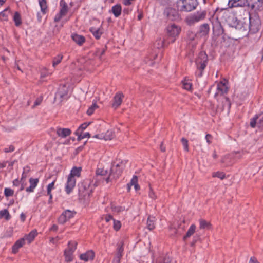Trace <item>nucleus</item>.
<instances>
[{"label":"nucleus","mask_w":263,"mask_h":263,"mask_svg":"<svg viewBox=\"0 0 263 263\" xmlns=\"http://www.w3.org/2000/svg\"><path fill=\"white\" fill-rule=\"evenodd\" d=\"M123 169V164L122 162L118 163L112 162L108 176L105 178L103 177V179H105L106 183L111 182L113 180L119 178L122 172Z\"/></svg>","instance_id":"nucleus-1"},{"label":"nucleus","mask_w":263,"mask_h":263,"mask_svg":"<svg viewBox=\"0 0 263 263\" xmlns=\"http://www.w3.org/2000/svg\"><path fill=\"white\" fill-rule=\"evenodd\" d=\"M81 167H73L68 177L67 183L65 186V191L67 194H69L76 185V180L75 176L79 177L80 175Z\"/></svg>","instance_id":"nucleus-2"},{"label":"nucleus","mask_w":263,"mask_h":263,"mask_svg":"<svg viewBox=\"0 0 263 263\" xmlns=\"http://www.w3.org/2000/svg\"><path fill=\"white\" fill-rule=\"evenodd\" d=\"M178 9L182 11H191L197 6L196 0H178L177 2Z\"/></svg>","instance_id":"nucleus-3"},{"label":"nucleus","mask_w":263,"mask_h":263,"mask_svg":"<svg viewBox=\"0 0 263 263\" xmlns=\"http://www.w3.org/2000/svg\"><path fill=\"white\" fill-rule=\"evenodd\" d=\"M208 60V55L205 52H201L199 54L198 57L196 61V64L198 70L196 74L198 77H200L202 76V71L206 66Z\"/></svg>","instance_id":"nucleus-4"},{"label":"nucleus","mask_w":263,"mask_h":263,"mask_svg":"<svg viewBox=\"0 0 263 263\" xmlns=\"http://www.w3.org/2000/svg\"><path fill=\"white\" fill-rule=\"evenodd\" d=\"M206 12L205 11L198 12L192 15L188 16L186 19L187 24L189 25H192L195 23L204 20L206 16Z\"/></svg>","instance_id":"nucleus-5"},{"label":"nucleus","mask_w":263,"mask_h":263,"mask_svg":"<svg viewBox=\"0 0 263 263\" xmlns=\"http://www.w3.org/2000/svg\"><path fill=\"white\" fill-rule=\"evenodd\" d=\"M167 30L168 35L170 37L174 38L171 41V43H173L175 41V37L178 36L180 34L181 31V27L174 24H173L167 27ZM170 43V41L167 42V44Z\"/></svg>","instance_id":"nucleus-6"},{"label":"nucleus","mask_w":263,"mask_h":263,"mask_svg":"<svg viewBox=\"0 0 263 263\" xmlns=\"http://www.w3.org/2000/svg\"><path fill=\"white\" fill-rule=\"evenodd\" d=\"M79 193L80 197H85L89 196L92 192L90 189V183L88 181H85L79 184Z\"/></svg>","instance_id":"nucleus-7"},{"label":"nucleus","mask_w":263,"mask_h":263,"mask_svg":"<svg viewBox=\"0 0 263 263\" xmlns=\"http://www.w3.org/2000/svg\"><path fill=\"white\" fill-rule=\"evenodd\" d=\"M69 84H64L60 86L58 92L55 93L54 100L59 102L62 101L65 99L68 93V87Z\"/></svg>","instance_id":"nucleus-8"},{"label":"nucleus","mask_w":263,"mask_h":263,"mask_svg":"<svg viewBox=\"0 0 263 263\" xmlns=\"http://www.w3.org/2000/svg\"><path fill=\"white\" fill-rule=\"evenodd\" d=\"M77 243L75 242L72 243L69 242L68 250H66L64 251L65 259L66 262H70L73 260V253L77 248Z\"/></svg>","instance_id":"nucleus-9"},{"label":"nucleus","mask_w":263,"mask_h":263,"mask_svg":"<svg viewBox=\"0 0 263 263\" xmlns=\"http://www.w3.org/2000/svg\"><path fill=\"white\" fill-rule=\"evenodd\" d=\"M228 5L229 8L243 7L249 6L247 0H229Z\"/></svg>","instance_id":"nucleus-10"},{"label":"nucleus","mask_w":263,"mask_h":263,"mask_svg":"<svg viewBox=\"0 0 263 263\" xmlns=\"http://www.w3.org/2000/svg\"><path fill=\"white\" fill-rule=\"evenodd\" d=\"M74 214V212L69 210L65 211L59 217L58 219L59 222L61 224L64 223L66 221L73 217Z\"/></svg>","instance_id":"nucleus-11"},{"label":"nucleus","mask_w":263,"mask_h":263,"mask_svg":"<svg viewBox=\"0 0 263 263\" xmlns=\"http://www.w3.org/2000/svg\"><path fill=\"white\" fill-rule=\"evenodd\" d=\"M95 257V253L92 250H88L85 253L81 254L80 255V259L85 261L88 260H93Z\"/></svg>","instance_id":"nucleus-12"},{"label":"nucleus","mask_w":263,"mask_h":263,"mask_svg":"<svg viewBox=\"0 0 263 263\" xmlns=\"http://www.w3.org/2000/svg\"><path fill=\"white\" fill-rule=\"evenodd\" d=\"M124 97L123 93L119 92L116 94L114 97V101L112 106L115 109L117 108L122 103V100Z\"/></svg>","instance_id":"nucleus-13"},{"label":"nucleus","mask_w":263,"mask_h":263,"mask_svg":"<svg viewBox=\"0 0 263 263\" xmlns=\"http://www.w3.org/2000/svg\"><path fill=\"white\" fill-rule=\"evenodd\" d=\"M25 243V238H21L17 240L12 246V253L14 254H17L20 248L22 247Z\"/></svg>","instance_id":"nucleus-14"},{"label":"nucleus","mask_w":263,"mask_h":263,"mask_svg":"<svg viewBox=\"0 0 263 263\" xmlns=\"http://www.w3.org/2000/svg\"><path fill=\"white\" fill-rule=\"evenodd\" d=\"M249 25L248 26V27L249 28L250 30L252 31L253 32H256L259 29V20H255V19L251 17L250 15H249Z\"/></svg>","instance_id":"nucleus-15"},{"label":"nucleus","mask_w":263,"mask_h":263,"mask_svg":"<svg viewBox=\"0 0 263 263\" xmlns=\"http://www.w3.org/2000/svg\"><path fill=\"white\" fill-rule=\"evenodd\" d=\"M213 29L214 33L217 36L222 35L224 32L220 23L217 21L213 23Z\"/></svg>","instance_id":"nucleus-16"},{"label":"nucleus","mask_w":263,"mask_h":263,"mask_svg":"<svg viewBox=\"0 0 263 263\" xmlns=\"http://www.w3.org/2000/svg\"><path fill=\"white\" fill-rule=\"evenodd\" d=\"M56 134L57 135L62 138H65L68 136H69L71 134V130L69 128H64L58 127L56 129Z\"/></svg>","instance_id":"nucleus-17"},{"label":"nucleus","mask_w":263,"mask_h":263,"mask_svg":"<svg viewBox=\"0 0 263 263\" xmlns=\"http://www.w3.org/2000/svg\"><path fill=\"white\" fill-rule=\"evenodd\" d=\"M232 23L230 24V25L232 27L235 28L237 30H241L243 28V30L246 29V27H247V24L246 25V26H244L242 25V23L238 21V20L236 17H233L232 18Z\"/></svg>","instance_id":"nucleus-18"},{"label":"nucleus","mask_w":263,"mask_h":263,"mask_svg":"<svg viewBox=\"0 0 263 263\" xmlns=\"http://www.w3.org/2000/svg\"><path fill=\"white\" fill-rule=\"evenodd\" d=\"M127 238V237L126 236H123V237H121L117 244L116 252L123 253L124 242Z\"/></svg>","instance_id":"nucleus-19"},{"label":"nucleus","mask_w":263,"mask_h":263,"mask_svg":"<svg viewBox=\"0 0 263 263\" xmlns=\"http://www.w3.org/2000/svg\"><path fill=\"white\" fill-rule=\"evenodd\" d=\"M222 105L221 108H220L219 106H218V109H220L221 110L226 109L228 111H229L231 107V103L230 100L227 97L223 98L222 100Z\"/></svg>","instance_id":"nucleus-20"},{"label":"nucleus","mask_w":263,"mask_h":263,"mask_svg":"<svg viewBox=\"0 0 263 263\" xmlns=\"http://www.w3.org/2000/svg\"><path fill=\"white\" fill-rule=\"evenodd\" d=\"M29 182H30V186L26 188V191L27 192H33L34 191V189L36 186L38 182H39V179H33L30 178L29 179Z\"/></svg>","instance_id":"nucleus-21"},{"label":"nucleus","mask_w":263,"mask_h":263,"mask_svg":"<svg viewBox=\"0 0 263 263\" xmlns=\"http://www.w3.org/2000/svg\"><path fill=\"white\" fill-rule=\"evenodd\" d=\"M71 37L74 42L79 45H81L85 42V37L81 35L73 34L71 35Z\"/></svg>","instance_id":"nucleus-22"},{"label":"nucleus","mask_w":263,"mask_h":263,"mask_svg":"<svg viewBox=\"0 0 263 263\" xmlns=\"http://www.w3.org/2000/svg\"><path fill=\"white\" fill-rule=\"evenodd\" d=\"M200 229H213L214 228L213 227L212 225L210 222L204 220L200 219L199 220Z\"/></svg>","instance_id":"nucleus-23"},{"label":"nucleus","mask_w":263,"mask_h":263,"mask_svg":"<svg viewBox=\"0 0 263 263\" xmlns=\"http://www.w3.org/2000/svg\"><path fill=\"white\" fill-rule=\"evenodd\" d=\"M37 234V231H30V232L28 235H26L24 238H25V240H27L28 243H30L33 241Z\"/></svg>","instance_id":"nucleus-24"},{"label":"nucleus","mask_w":263,"mask_h":263,"mask_svg":"<svg viewBox=\"0 0 263 263\" xmlns=\"http://www.w3.org/2000/svg\"><path fill=\"white\" fill-rule=\"evenodd\" d=\"M209 32V26L208 24H204L200 26L199 33L201 36L206 35Z\"/></svg>","instance_id":"nucleus-25"},{"label":"nucleus","mask_w":263,"mask_h":263,"mask_svg":"<svg viewBox=\"0 0 263 263\" xmlns=\"http://www.w3.org/2000/svg\"><path fill=\"white\" fill-rule=\"evenodd\" d=\"M165 42L163 39L159 38L154 44V47L157 49H160L165 46Z\"/></svg>","instance_id":"nucleus-26"},{"label":"nucleus","mask_w":263,"mask_h":263,"mask_svg":"<svg viewBox=\"0 0 263 263\" xmlns=\"http://www.w3.org/2000/svg\"><path fill=\"white\" fill-rule=\"evenodd\" d=\"M115 137V133L112 130H107L105 135L101 136L100 137V139H104L105 140H110L114 138Z\"/></svg>","instance_id":"nucleus-27"},{"label":"nucleus","mask_w":263,"mask_h":263,"mask_svg":"<svg viewBox=\"0 0 263 263\" xmlns=\"http://www.w3.org/2000/svg\"><path fill=\"white\" fill-rule=\"evenodd\" d=\"M112 12L115 17L119 16L121 13V6L120 5H116L112 7Z\"/></svg>","instance_id":"nucleus-28"},{"label":"nucleus","mask_w":263,"mask_h":263,"mask_svg":"<svg viewBox=\"0 0 263 263\" xmlns=\"http://www.w3.org/2000/svg\"><path fill=\"white\" fill-rule=\"evenodd\" d=\"M217 90L218 91L221 92V95H223L227 93L228 88L226 86L225 83L221 81L217 85Z\"/></svg>","instance_id":"nucleus-29"},{"label":"nucleus","mask_w":263,"mask_h":263,"mask_svg":"<svg viewBox=\"0 0 263 263\" xmlns=\"http://www.w3.org/2000/svg\"><path fill=\"white\" fill-rule=\"evenodd\" d=\"M107 174V171L102 168H98L96 171V177L97 180L101 179V177Z\"/></svg>","instance_id":"nucleus-30"},{"label":"nucleus","mask_w":263,"mask_h":263,"mask_svg":"<svg viewBox=\"0 0 263 263\" xmlns=\"http://www.w3.org/2000/svg\"><path fill=\"white\" fill-rule=\"evenodd\" d=\"M60 6L61 8L60 9V12L65 16L68 11V6L66 2L63 0L61 1Z\"/></svg>","instance_id":"nucleus-31"},{"label":"nucleus","mask_w":263,"mask_h":263,"mask_svg":"<svg viewBox=\"0 0 263 263\" xmlns=\"http://www.w3.org/2000/svg\"><path fill=\"white\" fill-rule=\"evenodd\" d=\"M4 218L6 220H8L10 218V215L7 209H4L0 211V219Z\"/></svg>","instance_id":"nucleus-32"},{"label":"nucleus","mask_w":263,"mask_h":263,"mask_svg":"<svg viewBox=\"0 0 263 263\" xmlns=\"http://www.w3.org/2000/svg\"><path fill=\"white\" fill-rule=\"evenodd\" d=\"M155 217L149 216L147 221V227L149 230H152L155 229L154 219Z\"/></svg>","instance_id":"nucleus-33"},{"label":"nucleus","mask_w":263,"mask_h":263,"mask_svg":"<svg viewBox=\"0 0 263 263\" xmlns=\"http://www.w3.org/2000/svg\"><path fill=\"white\" fill-rule=\"evenodd\" d=\"M10 10L8 8L5 9L4 11L0 12V20H7L8 14L10 13Z\"/></svg>","instance_id":"nucleus-34"},{"label":"nucleus","mask_w":263,"mask_h":263,"mask_svg":"<svg viewBox=\"0 0 263 263\" xmlns=\"http://www.w3.org/2000/svg\"><path fill=\"white\" fill-rule=\"evenodd\" d=\"M13 20L15 22V24L16 26H18L20 25L22 23L21 16L20 14L16 12H15L14 16H13Z\"/></svg>","instance_id":"nucleus-35"},{"label":"nucleus","mask_w":263,"mask_h":263,"mask_svg":"<svg viewBox=\"0 0 263 263\" xmlns=\"http://www.w3.org/2000/svg\"><path fill=\"white\" fill-rule=\"evenodd\" d=\"M260 116V115H256L254 117H253L252 119H251L250 121V126L252 128H255L256 126H257V120L258 119L259 117Z\"/></svg>","instance_id":"nucleus-36"},{"label":"nucleus","mask_w":263,"mask_h":263,"mask_svg":"<svg viewBox=\"0 0 263 263\" xmlns=\"http://www.w3.org/2000/svg\"><path fill=\"white\" fill-rule=\"evenodd\" d=\"M111 209L113 212L118 213L121 211H124L125 208L120 206H115L114 204H111Z\"/></svg>","instance_id":"nucleus-37"},{"label":"nucleus","mask_w":263,"mask_h":263,"mask_svg":"<svg viewBox=\"0 0 263 263\" xmlns=\"http://www.w3.org/2000/svg\"><path fill=\"white\" fill-rule=\"evenodd\" d=\"M90 124V122H89V123L85 122V123H84L83 124H82V125H81V126L79 127V128L76 132V135H79L80 134V133H82L83 132V130H84L85 129H86L87 128V127Z\"/></svg>","instance_id":"nucleus-38"},{"label":"nucleus","mask_w":263,"mask_h":263,"mask_svg":"<svg viewBox=\"0 0 263 263\" xmlns=\"http://www.w3.org/2000/svg\"><path fill=\"white\" fill-rule=\"evenodd\" d=\"M41 11L45 13L47 8L46 2L45 0H39Z\"/></svg>","instance_id":"nucleus-39"},{"label":"nucleus","mask_w":263,"mask_h":263,"mask_svg":"<svg viewBox=\"0 0 263 263\" xmlns=\"http://www.w3.org/2000/svg\"><path fill=\"white\" fill-rule=\"evenodd\" d=\"M212 176L213 177L219 178L221 179V180H222L225 178L226 175L223 172H217L213 173Z\"/></svg>","instance_id":"nucleus-40"},{"label":"nucleus","mask_w":263,"mask_h":263,"mask_svg":"<svg viewBox=\"0 0 263 263\" xmlns=\"http://www.w3.org/2000/svg\"><path fill=\"white\" fill-rule=\"evenodd\" d=\"M187 36L189 40L193 41L196 36V34L192 30H189L187 32Z\"/></svg>","instance_id":"nucleus-41"},{"label":"nucleus","mask_w":263,"mask_h":263,"mask_svg":"<svg viewBox=\"0 0 263 263\" xmlns=\"http://www.w3.org/2000/svg\"><path fill=\"white\" fill-rule=\"evenodd\" d=\"M4 194L6 197L12 196L14 194V191L10 188H5L4 190Z\"/></svg>","instance_id":"nucleus-42"},{"label":"nucleus","mask_w":263,"mask_h":263,"mask_svg":"<svg viewBox=\"0 0 263 263\" xmlns=\"http://www.w3.org/2000/svg\"><path fill=\"white\" fill-rule=\"evenodd\" d=\"M98 108V105L96 103L92 104V105L88 108L87 113L88 115H91L93 114L94 110Z\"/></svg>","instance_id":"nucleus-43"},{"label":"nucleus","mask_w":263,"mask_h":263,"mask_svg":"<svg viewBox=\"0 0 263 263\" xmlns=\"http://www.w3.org/2000/svg\"><path fill=\"white\" fill-rule=\"evenodd\" d=\"M183 87L184 89L190 90L192 88V84L186 80L182 81Z\"/></svg>","instance_id":"nucleus-44"},{"label":"nucleus","mask_w":263,"mask_h":263,"mask_svg":"<svg viewBox=\"0 0 263 263\" xmlns=\"http://www.w3.org/2000/svg\"><path fill=\"white\" fill-rule=\"evenodd\" d=\"M181 141L183 144V147H184V149L186 151V152H188L189 151V145H188V141L186 139L184 138H182L181 139Z\"/></svg>","instance_id":"nucleus-45"},{"label":"nucleus","mask_w":263,"mask_h":263,"mask_svg":"<svg viewBox=\"0 0 263 263\" xmlns=\"http://www.w3.org/2000/svg\"><path fill=\"white\" fill-rule=\"evenodd\" d=\"M113 227L115 230H118L121 227V222L119 220L113 219Z\"/></svg>","instance_id":"nucleus-46"},{"label":"nucleus","mask_w":263,"mask_h":263,"mask_svg":"<svg viewBox=\"0 0 263 263\" xmlns=\"http://www.w3.org/2000/svg\"><path fill=\"white\" fill-rule=\"evenodd\" d=\"M93 29H91L90 30L92 32V33H93V35L95 36V37L97 39H99L101 34H102V32L100 31V30L99 29L98 30H95L93 31Z\"/></svg>","instance_id":"nucleus-47"},{"label":"nucleus","mask_w":263,"mask_h":263,"mask_svg":"<svg viewBox=\"0 0 263 263\" xmlns=\"http://www.w3.org/2000/svg\"><path fill=\"white\" fill-rule=\"evenodd\" d=\"M78 135V140H81V139L87 138V137H90V135L89 133H83L82 132V133H80V134Z\"/></svg>","instance_id":"nucleus-48"},{"label":"nucleus","mask_w":263,"mask_h":263,"mask_svg":"<svg viewBox=\"0 0 263 263\" xmlns=\"http://www.w3.org/2000/svg\"><path fill=\"white\" fill-rule=\"evenodd\" d=\"M62 59V56L61 55H58L57 57L55 58L53 61V66L55 67L57 65L60 63Z\"/></svg>","instance_id":"nucleus-49"},{"label":"nucleus","mask_w":263,"mask_h":263,"mask_svg":"<svg viewBox=\"0 0 263 263\" xmlns=\"http://www.w3.org/2000/svg\"><path fill=\"white\" fill-rule=\"evenodd\" d=\"M54 181L50 183L47 186V194H50L51 190L54 188Z\"/></svg>","instance_id":"nucleus-50"},{"label":"nucleus","mask_w":263,"mask_h":263,"mask_svg":"<svg viewBox=\"0 0 263 263\" xmlns=\"http://www.w3.org/2000/svg\"><path fill=\"white\" fill-rule=\"evenodd\" d=\"M42 100H43L42 96H40V97L37 98L34 102L33 107H34L36 106L39 105L41 103Z\"/></svg>","instance_id":"nucleus-51"},{"label":"nucleus","mask_w":263,"mask_h":263,"mask_svg":"<svg viewBox=\"0 0 263 263\" xmlns=\"http://www.w3.org/2000/svg\"><path fill=\"white\" fill-rule=\"evenodd\" d=\"M60 240V238L58 236L56 237H50L49 241L50 243L53 244H57L58 241Z\"/></svg>","instance_id":"nucleus-52"},{"label":"nucleus","mask_w":263,"mask_h":263,"mask_svg":"<svg viewBox=\"0 0 263 263\" xmlns=\"http://www.w3.org/2000/svg\"><path fill=\"white\" fill-rule=\"evenodd\" d=\"M138 182V178L136 176H134L133 178L132 179L130 183L128 184H130V185H134L136 183Z\"/></svg>","instance_id":"nucleus-53"},{"label":"nucleus","mask_w":263,"mask_h":263,"mask_svg":"<svg viewBox=\"0 0 263 263\" xmlns=\"http://www.w3.org/2000/svg\"><path fill=\"white\" fill-rule=\"evenodd\" d=\"M14 149H15V148L13 145H10L9 146V147L5 148L4 149V152L5 153H9V152H12L14 151Z\"/></svg>","instance_id":"nucleus-54"},{"label":"nucleus","mask_w":263,"mask_h":263,"mask_svg":"<svg viewBox=\"0 0 263 263\" xmlns=\"http://www.w3.org/2000/svg\"><path fill=\"white\" fill-rule=\"evenodd\" d=\"M195 231H187V233L183 237V240L185 241L187 238L193 235Z\"/></svg>","instance_id":"nucleus-55"},{"label":"nucleus","mask_w":263,"mask_h":263,"mask_svg":"<svg viewBox=\"0 0 263 263\" xmlns=\"http://www.w3.org/2000/svg\"><path fill=\"white\" fill-rule=\"evenodd\" d=\"M64 15L62 14H61L60 12H59L58 14L56 15V16L54 17V21L56 22H59L61 18L64 16Z\"/></svg>","instance_id":"nucleus-56"},{"label":"nucleus","mask_w":263,"mask_h":263,"mask_svg":"<svg viewBox=\"0 0 263 263\" xmlns=\"http://www.w3.org/2000/svg\"><path fill=\"white\" fill-rule=\"evenodd\" d=\"M257 127L259 128L263 127V116L258 120Z\"/></svg>","instance_id":"nucleus-57"},{"label":"nucleus","mask_w":263,"mask_h":263,"mask_svg":"<svg viewBox=\"0 0 263 263\" xmlns=\"http://www.w3.org/2000/svg\"><path fill=\"white\" fill-rule=\"evenodd\" d=\"M104 219L106 222H109L110 220H113V219H114L112 218V216L110 214L105 215L104 217Z\"/></svg>","instance_id":"nucleus-58"},{"label":"nucleus","mask_w":263,"mask_h":263,"mask_svg":"<svg viewBox=\"0 0 263 263\" xmlns=\"http://www.w3.org/2000/svg\"><path fill=\"white\" fill-rule=\"evenodd\" d=\"M105 52V49H103L101 51H97V55L99 57V58L100 59H101V57L104 54Z\"/></svg>","instance_id":"nucleus-59"},{"label":"nucleus","mask_w":263,"mask_h":263,"mask_svg":"<svg viewBox=\"0 0 263 263\" xmlns=\"http://www.w3.org/2000/svg\"><path fill=\"white\" fill-rule=\"evenodd\" d=\"M123 255V253L116 252L115 256L114 257L117 258H119V259H121V258L122 257Z\"/></svg>","instance_id":"nucleus-60"},{"label":"nucleus","mask_w":263,"mask_h":263,"mask_svg":"<svg viewBox=\"0 0 263 263\" xmlns=\"http://www.w3.org/2000/svg\"><path fill=\"white\" fill-rule=\"evenodd\" d=\"M135 0H123V3L125 5H130L132 4V2Z\"/></svg>","instance_id":"nucleus-61"},{"label":"nucleus","mask_w":263,"mask_h":263,"mask_svg":"<svg viewBox=\"0 0 263 263\" xmlns=\"http://www.w3.org/2000/svg\"><path fill=\"white\" fill-rule=\"evenodd\" d=\"M249 263H259L256 258L254 257H251L250 259Z\"/></svg>","instance_id":"nucleus-62"},{"label":"nucleus","mask_w":263,"mask_h":263,"mask_svg":"<svg viewBox=\"0 0 263 263\" xmlns=\"http://www.w3.org/2000/svg\"><path fill=\"white\" fill-rule=\"evenodd\" d=\"M160 263H171V260L169 257H165L163 258L162 261Z\"/></svg>","instance_id":"nucleus-63"},{"label":"nucleus","mask_w":263,"mask_h":263,"mask_svg":"<svg viewBox=\"0 0 263 263\" xmlns=\"http://www.w3.org/2000/svg\"><path fill=\"white\" fill-rule=\"evenodd\" d=\"M149 196L152 199H155L156 198L154 192L151 189H150Z\"/></svg>","instance_id":"nucleus-64"}]
</instances>
